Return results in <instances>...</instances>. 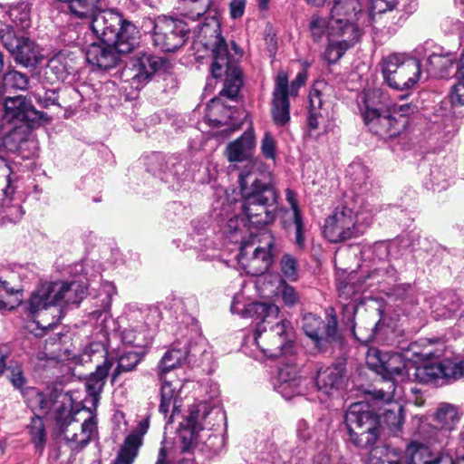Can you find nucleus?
Listing matches in <instances>:
<instances>
[{"mask_svg": "<svg viewBox=\"0 0 464 464\" xmlns=\"http://www.w3.org/2000/svg\"><path fill=\"white\" fill-rule=\"evenodd\" d=\"M23 297L22 289L0 277V310L14 309Z\"/></svg>", "mask_w": 464, "mask_h": 464, "instance_id": "nucleus-36", "label": "nucleus"}, {"mask_svg": "<svg viewBox=\"0 0 464 464\" xmlns=\"http://www.w3.org/2000/svg\"><path fill=\"white\" fill-rule=\"evenodd\" d=\"M199 34L204 38H213V42L210 43L213 47V63L210 72L216 79L225 75L220 96L234 100L242 85L241 72L238 67L229 63L227 44L221 36L220 23L216 14L206 18Z\"/></svg>", "mask_w": 464, "mask_h": 464, "instance_id": "nucleus-4", "label": "nucleus"}, {"mask_svg": "<svg viewBox=\"0 0 464 464\" xmlns=\"http://www.w3.org/2000/svg\"><path fill=\"white\" fill-rule=\"evenodd\" d=\"M277 295L281 297L283 303L288 306L293 307L300 303V295L296 289L287 284L284 279H279L277 286Z\"/></svg>", "mask_w": 464, "mask_h": 464, "instance_id": "nucleus-55", "label": "nucleus"}, {"mask_svg": "<svg viewBox=\"0 0 464 464\" xmlns=\"http://www.w3.org/2000/svg\"><path fill=\"white\" fill-rule=\"evenodd\" d=\"M153 160L159 166L158 169L151 168L154 175L159 176L172 189H179L187 178L185 165L173 156L155 155Z\"/></svg>", "mask_w": 464, "mask_h": 464, "instance_id": "nucleus-19", "label": "nucleus"}, {"mask_svg": "<svg viewBox=\"0 0 464 464\" xmlns=\"http://www.w3.org/2000/svg\"><path fill=\"white\" fill-rule=\"evenodd\" d=\"M261 150L266 159L274 160L276 157V140L271 134L266 132L261 142Z\"/></svg>", "mask_w": 464, "mask_h": 464, "instance_id": "nucleus-60", "label": "nucleus"}, {"mask_svg": "<svg viewBox=\"0 0 464 464\" xmlns=\"http://www.w3.org/2000/svg\"><path fill=\"white\" fill-rule=\"evenodd\" d=\"M138 444V436L127 437L114 460V464H132L137 456Z\"/></svg>", "mask_w": 464, "mask_h": 464, "instance_id": "nucleus-50", "label": "nucleus"}, {"mask_svg": "<svg viewBox=\"0 0 464 464\" xmlns=\"http://www.w3.org/2000/svg\"><path fill=\"white\" fill-rule=\"evenodd\" d=\"M349 440L358 448L372 447L379 437V417L366 402L352 404L344 416Z\"/></svg>", "mask_w": 464, "mask_h": 464, "instance_id": "nucleus-7", "label": "nucleus"}, {"mask_svg": "<svg viewBox=\"0 0 464 464\" xmlns=\"http://www.w3.org/2000/svg\"><path fill=\"white\" fill-rule=\"evenodd\" d=\"M358 104L363 121H369L388 107L386 97L381 89L364 91L358 99Z\"/></svg>", "mask_w": 464, "mask_h": 464, "instance_id": "nucleus-28", "label": "nucleus"}, {"mask_svg": "<svg viewBox=\"0 0 464 464\" xmlns=\"http://www.w3.org/2000/svg\"><path fill=\"white\" fill-rule=\"evenodd\" d=\"M245 228L244 218H230L225 234L230 242L240 245L237 255L240 267L251 276L263 275L273 263L275 237L267 229L246 235Z\"/></svg>", "mask_w": 464, "mask_h": 464, "instance_id": "nucleus-2", "label": "nucleus"}, {"mask_svg": "<svg viewBox=\"0 0 464 464\" xmlns=\"http://www.w3.org/2000/svg\"><path fill=\"white\" fill-rule=\"evenodd\" d=\"M288 97H273L272 116L276 125H285L290 120Z\"/></svg>", "mask_w": 464, "mask_h": 464, "instance_id": "nucleus-51", "label": "nucleus"}, {"mask_svg": "<svg viewBox=\"0 0 464 464\" xmlns=\"http://www.w3.org/2000/svg\"><path fill=\"white\" fill-rule=\"evenodd\" d=\"M301 378L296 375L295 368L281 369L275 388L285 400H290L295 395L301 394Z\"/></svg>", "mask_w": 464, "mask_h": 464, "instance_id": "nucleus-33", "label": "nucleus"}, {"mask_svg": "<svg viewBox=\"0 0 464 464\" xmlns=\"http://www.w3.org/2000/svg\"><path fill=\"white\" fill-rule=\"evenodd\" d=\"M380 400L388 403L393 402L390 405V408L384 410L382 419L383 422L391 429L392 431L400 430L404 420L403 409L402 405L401 404V401L403 399Z\"/></svg>", "mask_w": 464, "mask_h": 464, "instance_id": "nucleus-41", "label": "nucleus"}, {"mask_svg": "<svg viewBox=\"0 0 464 464\" xmlns=\"http://www.w3.org/2000/svg\"><path fill=\"white\" fill-rule=\"evenodd\" d=\"M34 85L29 82L26 74L22 73L18 71H9L5 73L3 77V89L8 90H32Z\"/></svg>", "mask_w": 464, "mask_h": 464, "instance_id": "nucleus-47", "label": "nucleus"}, {"mask_svg": "<svg viewBox=\"0 0 464 464\" xmlns=\"http://www.w3.org/2000/svg\"><path fill=\"white\" fill-rule=\"evenodd\" d=\"M369 130L383 138H392L400 133L401 126L399 122L392 117L385 110L382 112H377V115L372 116L369 121H364Z\"/></svg>", "mask_w": 464, "mask_h": 464, "instance_id": "nucleus-32", "label": "nucleus"}, {"mask_svg": "<svg viewBox=\"0 0 464 464\" xmlns=\"http://www.w3.org/2000/svg\"><path fill=\"white\" fill-rule=\"evenodd\" d=\"M141 361L140 353L130 352L121 354L118 359V365L111 373V383H114L118 376L122 372H128L136 368Z\"/></svg>", "mask_w": 464, "mask_h": 464, "instance_id": "nucleus-48", "label": "nucleus"}, {"mask_svg": "<svg viewBox=\"0 0 464 464\" xmlns=\"http://www.w3.org/2000/svg\"><path fill=\"white\" fill-rule=\"evenodd\" d=\"M331 20L321 16L318 13L314 14L308 24L310 37L314 43H320L324 36L329 37Z\"/></svg>", "mask_w": 464, "mask_h": 464, "instance_id": "nucleus-45", "label": "nucleus"}, {"mask_svg": "<svg viewBox=\"0 0 464 464\" xmlns=\"http://www.w3.org/2000/svg\"><path fill=\"white\" fill-rule=\"evenodd\" d=\"M450 98L453 103L464 104V75L454 86Z\"/></svg>", "mask_w": 464, "mask_h": 464, "instance_id": "nucleus-64", "label": "nucleus"}, {"mask_svg": "<svg viewBox=\"0 0 464 464\" xmlns=\"http://www.w3.org/2000/svg\"><path fill=\"white\" fill-rule=\"evenodd\" d=\"M190 28L179 18L161 15L153 21V44L162 52H175L182 47L188 38Z\"/></svg>", "mask_w": 464, "mask_h": 464, "instance_id": "nucleus-11", "label": "nucleus"}, {"mask_svg": "<svg viewBox=\"0 0 464 464\" xmlns=\"http://www.w3.org/2000/svg\"><path fill=\"white\" fill-rule=\"evenodd\" d=\"M17 135L16 128L5 126L0 121V153H9L18 149L15 142Z\"/></svg>", "mask_w": 464, "mask_h": 464, "instance_id": "nucleus-53", "label": "nucleus"}, {"mask_svg": "<svg viewBox=\"0 0 464 464\" xmlns=\"http://www.w3.org/2000/svg\"><path fill=\"white\" fill-rule=\"evenodd\" d=\"M428 63L431 73H442L452 65V59L449 54L432 53L428 58Z\"/></svg>", "mask_w": 464, "mask_h": 464, "instance_id": "nucleus-56", "label": "nucleus"}, {"mask_svg": "<svg viewBox=\"0 0 464 464\" xmlns=\"http://www.w3.org/2000/svg\"><path fill=\"white\" fill-rule=\"evenodd\" d=\"M459 419L460 414L457 406L448 402L440 403L434 413V421L438 428L431 427L430 430L433 440L440 446L445 444L449 433L456 427Z\"/></svg>", "mask_w": 464, "mask_h": 464, "instance_id": "nucleus-17", "label": "nucleus"}, {"mask_svg": "<svg viewBox=\"0 0 464 464\" xmlns=\"http://www.w3.org/2000/svg\"><path fill=\"white\" fill-rule=\"evenodd\" d=\"M376 210L374 208H368L362 202L357 210L346 204L338 206L333 214L325 219L324 236L332 243L355 237L361 233L360 220L371 219Z\"/></svg>", "mask_w": 464, "mask_h": 464, "instance_id": "nucleus-6", "label": "nucleus"}, {"mask_svg": "<svg viewBox=\"0 0 464 464\" xmlns=\"http://www.w3.org/2000/svg\"><path fill=\"white\" fill-rule=\"evenodd\" d=\"M156 311L150 307H131L126 313V324L121 325L120 338L122 343L144 348L153 339V318Z\"/></svg>", "mask_w": 464, "mask_h": 464, "instance_id": "nucleus-10", "label": "nucleus"}, {"mask_svg": "<svg viewBox=\"0 0 464 464\" xmlns=\"http://www.w3.org/2000/svg\"><path fill=\"white\" fill-rule=\"evenodd\" d=\"M112 365L113 362L106 359L102 364L98 365L95 372H92L86 379V392L92 398V402L94 406H96L100 400L101 393Z\"/></svg>", "mask_w": 464, "mask_h": 464, "instance_id": "nucleus-30", "label": "nucleus"}, {"mask_svg": "<svg viewBox=\"0 0 464 464\" xmlns=\"http://www.w3.org/2000/svg\"><path fill=\"white\" fill-rule=\"evenodd\" d=\"M459 299L456 298L455 300H452L450 304L449 302L442 304V307H437L433 313L434 317L439 318H450L457 316V311L459 309Z\"/></svg>", "mask_w": 464, "mask_h": 464, "instance_id": "nucleus-58", "label": "nucleus"}, {"mask_svg": "<svg viewBox=\"0 0 464 464\" xmlns=\"http://www.w3.org/2000/svg\"><path fill=\"white\" fill-rule=\"evenodd\" d=\"M381 71L387 84L399 91L413 87L421 74L420 61L405 53H392L384 57Z\"/></svg>", "mask_w": 464, "mask_h": 464, "instance_id": "nucleus-9", "label": "nucleus"}, {"mask_svg": "<svg viewBox=\"0 0 464 464\" xmlns=\"http://www.w3.org/2000/svg\"><path fill=\"white\" fill-rule=\"evenodd\" d=\"M122 16L113 10L101 8L89 19L93 34L104 43L116 39V31L122 23Z\"/></svg>", "mask_w": 464, "mask_h": 464, "instance_id": "nucleus-20", "label": "nucleus"}, {"mask_svg": "<svg viewBox=\"0 0 464 464\" xmlns=\"http://www.w3.org/2000/svg\"><path fill=\"white\" fill-rule=\"evenodd\" d=\"M322 94L314 89L309 94L308 126L311 130H316L319 126V119L322 117Z\"/></svg>", "mask_w": 464, "mask_h": 464, "instance_id": "nucleus-49", "label": "nucleus"}, {"mask_svg": "<svg viewBox=\"0 0 464 464\" xmlns=\"http://www.w3.org/2000/svg\"><path fill=\"white\" fill-rule=\"evenodd\" d=\"M368 464H402L399 450L390 447L375 449L372 451Z\"/></svg>", "mask_w": 464, "mask_h": 464, "instance_id": "nucleus-46", "label": "nucleus"}, {"mask_svg": "<svg viewBox=\"0 0 464 464\" xmlns=\"http://www.w3.org/2000/svg\"><path fill=\"white\" fill-rule=\"evenodd\" d=\"M280 273L284 279L289 282H296L299 278V266L295 257L290 254H284L280 259Z\"/></svg>", "mask_w": 464, "mask_h": 464, "instance_id": "nucleus-52", "label": "nucleus"}, {"mask_svg": "<svg viewBox=\"0 0 464 464\" xmlns=\"http://www.w3.org/2000/svg\"><path fill=\"white\" fill-rule=\"evenodd\" d=\"M345 382L344 367L342 364H334L319 369L315 377V385L319 392L325 395L341 390Z\"/></svg>", "mask_w": 464, "mask_h": 464, "instance_id": "nucleus-25", "label": "nucleus"}, {"mask_svg": "<svg viewBox=\"0 0 464 464\" xmlns=\"http://www.w3.org/2000/svg\"><path fill=\"white\" fill-rule=\"evenodd\" d=\"M254 146V131L252 130L245 131L240 138L227 145L226 153L228 161L231 163L246 161L247 163L240 172H243L249 164H254L256 170L260 171L258 164L250 160Z\"/></svg>", "mask_w": 464, "mask_h": 464, "instance_id": "nucleus-24", "label": "nucleus"}, {"mask_svg": "<svg viewBox=\"0 0 464 464\" xmlns=\"http://www.w3.org/2000/svg\"><path fill=\"white\" fill-rule=\"evenodd\" d=\"M4 120L10 123H21L34 128L46 121L47 114L36 110L26 96L19 95L5 100Z\"/></svg>", "mask_w": 464, "mask_h": 464, "instance_id": "nucleus-14", "label": "nucleus"}, {"mask_svg": "<svg viewBox=\"0 0 464 464\" xmlns=\"http://www.w3.org/2000/svg\"><path fill=\"white\" fill-rule=\"evenodd\" d=\"M133 79L143 82L155 74L167 72L169 63L167 59L150 53H138L132 58Z\"/></svg>", "mask_w": 464, "mask_h": 464, "instance_id": "nucleus-21", "label": "nucleus"}, {"mask_svg": "<svg viewBox=\"0 0 464 464\" xmlns=\"http://www.w3.org/2000/svg\"><path fill=\"white\" fill-rule=\"evenodd\" d=\"M116 39L110 44L119 54L130 53L139 44L140 32L130 22L122 19L120 28L116 31Z\"/></svg>", "mask_w": 464, "mask_h": 464, "instance_id": "nucleus-29", "label": "nucleus"}, {"mask_svg": "<svg viewBox=\"0 0 464 464\" xmlns=\"http://www.w3.org/2000/svg\"><path fill=\"white\" fill-rule=\"evenodd\" d=\"M348 172L351 175H355L353 188L357 190L358 194H362L372 187V184L365 182L369 176L368 170L362 165L358 163L351 164L348 168Z\"/></svg>", "mask_w": 464, "mask_h": 464, "instance_id": "nucleus-54", "label": "nucleus"}, {"mask_svg": "<svg viewBox=\"0 0 464 464\" xmlns=\"http://www.w3.org/2000/svg\"><path fill=\"white\" fill-rule=\"evenodd\" d=\"M52 285L55 288H60L59 291L54 292L58 305L62 304H78L86 295V287L81 283L59 281L52 282Z\"/></svg>", "mask_w": 464, "mask_h": 464, "instance_id": "nucleus-34", "label": "nucleus"}, {"mask_svg": "<svg viewBox=\"0 0 464 464\" xmlns=\"http://www.w3.org/2000/svg\"><path fill=\"white\" fill-rule=\"evenodd\" d=\"M280 309L269 303L256 302L246 307V313L259 321L254 333V342L267 357L286 355L292 350L293 327L290 321L278 320Z\"/></svg>", "mask_w": 464, "mask_h": 464, "instance_id": "nucleus-3", "label": "nucleus"}, {"mask_svg": "<svg viewBox=\"0 0 464 464\" xmlns=\"http://www.w3.org/2000/svg\"><path fill=\"white\" fill-rule=\"evenodd\" d=\"M13 26L24 30L31 25V6L27 2H20L11 5L5 14Z\"/></svg>", "mask_w": 464, "mask_h": 464, "instance_id": "nucleus-38", "label": "nucleus"}, {"mask_svg": "<svg viewBox=\"0 0 464 464\" xmlns=\"http://www.w3.org/2000/svg\"><path fill=\"white\" fill-rule=\"evenodd\" d=\"M192 351L171 348L168 350L161 358L158 365L159 376H167V374L175 368L179 367Z\"/></svg>", "mask_w": 464, "mask_h": 464, "instance_id": "nucleus-40", "label": "nucleus"}, {"mask_svg": "<svg viewBox=\"0 0 464 464\" xmlns=\"http://www.w3.org/2000/svg\"><path fill=\"white\" fill-rule=\"evenodd\" d=\"M0 38L4 46L12 53L15 49L18 48L22 37L16 36L13 25L5 24V28L0 29Z\"/></svg>", "mask_w": 464, "mask_h": 464, "instance_id": "nucleus-57", "label": "nucleus"}, {"mask_svg": "<svg viewBox=\"0 0 464 464\" xmlns=\"http://www.w3.org/2000/svg\"><path fill=\"white\" fill-rule=\"evenodd\" d=\"M73 53L61 51L53 57L44 69L45 78L51 84L64 80L73 71Z\"/></svg>", "mask_w": 464, "mask_h": 464, "instance_id": "nucleus-27", "label": "nucleus"}, {"mask_svg": "<svg viewBox=\"0 0 464 464\" xmlns=\"http://www.w3.org/2000/svg\"><path fill=\"white\" fill-rule=\"evenodd\" d=\"M240 192L244 198L240 208L243 216L233 218H244L246 235L274 221L277 194L271 183L270 174L256 171L254 164L239 173Z\"/></svg>", "mask_w": 464, "mask_h": 464, "instance_id": "nucleus-1", "label": "nucleus"}, {"mask_svg": "<svg viewBox=\"0 0 464 464\" xmlns=\"http://www.w3.org/2000/svg\"><path fill=\"white\" fill-rule=\"evenodd\" d=\"M377 323H372L368 329H362V327L356 328L353 325L352 330L354 337L362 343H368L374 338L375 329Z\"/></svg>", "mask_w": 464, "mask_h": 464, "instance_id": "nucleus-59", "label": "nucleus"}, {"mask_svg": "<svg viewBox=\"0 0 464 464\" xmlns=\"http://www.w3.org/2000/svg\"><path fill=\"white\" fill-rule=\"evenodd\" d=\"M11 54L18 63L24 67H34L43 58L40 47L29 38L24 37H22L18 48Z\"/></svg>", "mask_w": 464, "mask_h": 464, "instance_id": "nucleus-35", "label": "nucleus"}, {"mask_svg": "<svg viewBox=\"0 0 464 464\" xmlns=\"http://www.w3.org/2000/svg\"><path fill=\"white\" fill-rule=\"evenodd\" d=\"M84 53L89 63L103 70L114 68L121 61V55L110 43H92Z\"/></svg>", "mask_w": 464, "mask_h": 464, "instance_id": "nucleus-22", "label": "nucleus"}, {"mask_svg": "<svg viewBox=\"0 0 464 464\" xmlns=\"http://www.w3.org/2000/svg\"><path fill=\"white\" fill-rule=\"evenodd\" d=\"M295 227V244L299 249H304L305 246V238L304 236V223L301 217L293 218Z\"/></svg>", "mask_w": 464, "mask_h": 464, "instance_id": "nucleus-63", "label": "nucleus"}, {"mask_svg": "<svg viewBox=\"0 0 464 464\" xmlns=\"http://www.w3.org/2000/svg\"><path fill=\"white\" fill-rule=\"evenodd\" d=\"M27 429L30 441L34 444L35 450L42 453L46 444V431L43 419L39 416L32 418Z\"/></svg>", "mask_w": 464, "mask_h": 464, "instance_id": "nucleus-43", "label": "nucleus"}, {"mask_svg": "<svg viewBox=\"0 0 464 464\" xmlns=\"http://www.w3.org/2000/svg\"><path fill=\"white\" fill-rule=\"evenodd\" d=\"M162 382L160 388V403L159 411L165 418L170 413L168 423L174 421L176 414L180 412L181 399L179 396L180 390L183 386L180 379H168L167 376H160Z\"/></svg>", "mask_w": 464, "mask_h": 464, "instance_id": "nucleus-18", "label": "nucleus"}, {"mask_svg": "<svg viewBox=\"0 0 464 464\" xmlns=\"http://www.w3.org/2000/svg\"><path fill=\"white\" fill-rule=\"evenodd\" d=\"M443 379L458 381L464 378V353H452L440 362Z\"/></svg>", "mask_w": 464, "mask_h": 464, "instance_id": "nucleus-37", "label": "nucleus"}, {"mask_svg": "<svg viewBox=\"0 0 464 464\" xmlns=\"http://www.w3.org/2000/svg\"><path fill=\"white\" fill-rule=\"evenodd\" d=\"M365 359L368 367L385 379L383 387L376 391L377 399L406 398L405 388L398 382L408 381V366L411 361L405 360L400 353H382L375 347L368 349Z\"/></svg>", "mask_w": 464, "mask_h": 464, "instance_id": "nucleus-5", "label": "nucleus"}, {"mask_svg": "<svg viewBox=\"0 0 464 464\" xmlns=\"http://www.w3.org/2000/svg\"><path fill=\"white\" fill-rule=\"evenodd\" d=\"M371 12L382 14L392 11L397 5V0H370Z\"/></svg>", "mask_w": 464, "mask_h": 464, "instance_id": "nucleus-62", "label": "nucleus"}, {"mask_svg": "<svg viewBox=\"0 0 464 464\" xmlns=\"http://www.w3.org/2000/svg\"><path fill=\"white\" fill-rule=\"evenodd\" d=\"M30 96L43 108L58 105V94L55 88H49L44 84L34 85Z\"/></svg>", "mask_w": 464, "mask_h": 464, "instance_id": "nucleus-44", "label": "nucleus"}, {"mask_svg": "<svg viewBox=\"0 0 464 464\" xmlns=\"http://www.w3.org/2000/svg\"><path fill=\"white\" fill-rule=\"evenodd\" d=\"M437 442L430 434L426 442L412 440L406 448V458L409 464H451V458L438 450L431 449Z\"/></svg>", "mask_w": 464, "mask_h": 464, "instance_id": "nucleus-16", "label": "nucleus"}, {"mask_svg": "<svg viewBox=\"0 0 464 464\" xmlns=\"http://www.w3.org/2000/svg\"><path fill=\"white\" fill-rule=\"evenodd\" d=\"M213 0H181L179 8L181 14L190 20H196L211 8Z\"/></svg>", "mask_w": 464, "mask_h": 464, "instance_id": "nucleus-42", "label": "nucleus"}, {"mask_svg": "<svg viewBox=\"0 0 464 464\" xmlns=\"http://www.w3.org/2000/svg\"><path fill=\"white\" fill-rule=\"evenodd\" d=\"M59 289L53 286L52 282H45L40 285L31 294L26 302V309L29 314L35 315L44 310L58 305L54 292L59 291Z\"/></svg>", "mask_w": 464, "mask_h": 464, "instance_id": "nucleus-26", "label": "nucleus"}, {"mask_svg": "<svg viewBox=\"0 0 464 464\" xmlns=\"http://www.w3.org/2000/svg\"><path fill=\"white\" fill-rule=\"evenodd\" d=\"M361 13V4L358 0H335L331 10V25L343 30L344 27L352 25L358 33L360 29L354 24L358 14Z\"/></svg>", "mask_w": 464, "mask_h": 464, "instance_id": "nucleus-23", "label": "nucleus"}, {"mask_svg": "<svg viewBox=\"0 0 464 464\" xmlns=\"http://www.w3.org/2000/svg\"><path fill=\"white\" fill-rule=\"evenodd\" d=\"M56 427L72 450H78L89 443L97 431L95 415H90L80 422L75 414L70 411H63L56 415Z\"/></svg>", "mask_w": 464, "mask_h": 464, "instance_id": "nucleus-12", "label": "nucleus"}, {"mask_svg": "<svg viewBox=\"0 0 464 464\" xmlns=\"http://www.w3.org/2000/svg\"><path fill=\"white\" fill-rule=\"evenodd\" d=\"M408 381L420 383H432L443 379L440 362L416 364L411 362L408 366Z\"/></svg>", "mask_w": 464, "mask_h": 464, "instance_id": "nucleus-31", "label": "nucleus"}, {"mask_svg": "<svg viewBox=\"0 0 464 464\" xmlns=\"http://www.w3.org/2000/svg\"><path fill=\"white\" fill-rule=\"evenodd\" d=\"M361 33H358L352 25L343 30L337 27H330L329 43L325 49L324 57L329 63H334L353 46L360 39Z\"/></svg>", "mask_w": 464, "mask_h": 464, "instance_id": "nucleus-15", "label": "nucleus"}, {"mask_svg": "<svg viewBox=\"0 0 464 464\" xmlns=\"http://www.w3.org/2000/svg\"><path fill=\"white\" fill-rule=\"evenodd\" d=\"M28 406L34 412L46 413L53 405V400L49 395L41 392L38 389L29 387L23 392Z\"/></svg>", "mask_w": 464, "mask_h": 464, "instance_id": "nucleus-39", "label": "nucleus"}, {"mask_svg": "<svg viewBox=\"0 0 464 464\" xmlns=\"http://www.w3.org/2000/svg\"><path fill=\"white\" fill-rule=\"evenodd\" d=\"M302 328L320 352H325L332 343L339 342L341 338L334 309H331V313L328 314L326 324L314 314H304L302 319Z\"/></svg>", "mask_w": 464, "mask_h": 464, "instance_id": "nucleus-13", "label": "nucleus"}, {"mask_svg": "<svg viewBox=\"0 0 464 464\" xmlns=\"http://www.w3.org/2000/svg\"><path fill=\"white\" fill-rule=\"evenodd\" d=\"M225 420L226 414L218 407H210L207 402L193 406L185 420L184 428L179 432L180 453L190 455L198 432L220 427Z\"/></svg>", "mask_w": 464, "mask_h": 464, "instance_id": "nucleus-8", "label": "nucleus"}, {"mask_svg": "<svg viewBox=\"0 0 464 464\" xmlns=\"http://www.w3.org/2000/svg\"><path fill=\"white\" fill-rule=\"evenodd\" d=\"M273 97H288V78L285 72L277 74Z\"/></svg>", "mask_w": 464, "mask_h": 464, "instance_id": "nucleus-61", "label": "nucleus"}]
</instances>
